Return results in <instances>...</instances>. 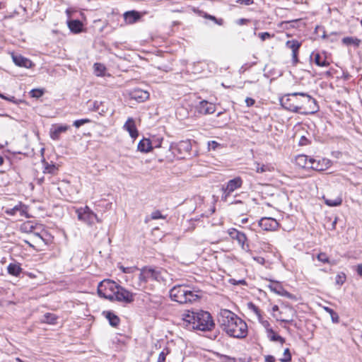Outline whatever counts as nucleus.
<instances>
[{"instance_id":"obj_19","label":"nucleus","mask_w":362,"mask_h":362,"mask_svg":"<svg viewBox=\"0 0 362 362\" xmlns=\"http://www.w3.org/2000/svg\"><path fill=\"white\" fill-rule=\"evenodd\" d=\"M123 127L129 132L132 138L136 139L138 136L139 132L136 127L134 119L132 117L127 119Z\"/></svg>"},{"instance_id":"obj_33","label":"nucleus","mask_w":362,"mask_h":362,"mask_svg":"<svg viewBox=\"0 0 362 362\" xmlns=\"http://www.w3.org/2000/svg\"><path fill=\"white\" fill-rule=\"evenodd\" d=\"M102 104H103L102 102H98L97 100H95V101L89 100L88 102V109L92 111L103 112L104 110L103 109L100 110V106L102 105Z\"/></svg>"},{"instance_id":"obj_1","label":"nucleus","mask_w":362,"mask_h":362,"mask_svg":"<svg viewBox=\"0 0 362 362\" xmlns=\"http://www.w3.org/2000/svg\"><path fill=\"white\" fill-rule=\"evenodd\" d=\"M281 105L286 110L302 115H313L319 110L317 100L310 95L296 92L280 98Z\"/></svg>"},{"instance_id":"obj_61","label":"nucleus","mask_w":362,"mask_h":362,"mask_svg":"<svg viewBox=\"0 0 362 362\" xmlns=\"http://www.w3.org/2000/svg\"><path fill=\"white\" fill-rule=\"evenodd\" d=\"M218 144L216 141H212L209 143V146L210 148L216 149Z\"/></svg>"},{"instance_id":"obj_49","label":"nucleus","mask_w":362,"mask_h":362,"mask_svg":"<svg viewBox=\"0 0 362 362\" xmlns=\"http://www.w3.org/2000/svg\"><path fill=\"white\" fill-rule=\"evenodd\" d=\"M235 3H238V4L245 5V6H250L254 3V1L253 0H235Z\"/></svg>"},{"instance_id":"obj_17","label":"nucleus","mask_w":362,"mask_h":362,"mask_svg":"<svg viewBox=\"0 0 362 362\" xmlns=\"http://www.w3.org/2000/svg\"><path fill=\"white\" fill-rule=\"evenodd\" d=\"M12 59L14 64L18 66H21L23 68H31L32 66H35L30 59L23 57L21 54H13Z\"/></svg>"},{"instance_id":"obj_53","label":"nucleus","mask_w":362,"mask_h":362,"mask_svg":"<svg viewBox=\"0 0 362 362\" xmlns=\"http://www.w3.org/2000/svg\"><path fill=\"white\" fill-rule=\"evenodd\" d=\"M341 70V75L340 76L341 78H344V80H349L351 77L350 74L347 71H344V69ZM337 78H339V76H337Z\"/></svg>"},{"instance_id":"obj_56","label":"nucleus","mask_w":362,"mask_h":362,"mask_svg":"<svg viewBox=\"0 0 362 362\" xmlns=\"http://www.w3.org/2000/svg\"><path fill=\"white\" fill-rule=\"evenodd\" d=\"M206 18H209V19H211L213 21H215V22L218 24H223V19H220V20H217L214 16H210V15H206Z\"/></svg>"},{"instance_id":"obj_47","label":"nucleus","mask_w":362,"mask_h":362,"mask_svg":"<svg viewBox=\"0 0 362 362\" xmlns=\"http://www.w3.org/2000/svg\"><path fill=\"white\" fill-rule=\"evenodd\" d=\"M151 218L156 220L159 218H165V217L161 214L160 211L157 210L151 214Z\"/></svg>"},{"instance_id":"obj_42","label":"nucleus","mask_w":362,"mask_h":362,"mask_svg":"<svg viewBox=\"0 0 362 362\" xmlns=\"http://www.w3.org/2000/svg\"><path fill=\"white\" fill-rule=\"evenodd\" d=\"M90 120L89 119H78V120H75L74 122V124L73 125L74 127H76V128H78L80 127L81 126L86 124V123H88L90 122Z\"/></svg>"},{"instance_id":"obj_51","label":"nucleus","mask_w":362,"mask_h":362,"mask_svg":"<svg viewBox=\"0 0 362 362\" xmlns=\"http://www.w3.org/2000/svg\"><path fill=\"white\" fill-rule=\"evenodd\" d=\"M247 307L250 310H252L254 313L259 312V308L256 306L253 303L250 302L247 303Z\"/></svg>"},{"instance_id":"obj_35","label":"nucleus","mask_w":362,"mask_h":362,"mask_svg":"<svg viewBox=\"0 0 362 362\" xmlns=\"http://www.w3.org/2000/svg\"><path fill=\"white\" fill-rule=\"evenodd\" d=\"M324 310L329 314L333 322L337 323L339 320V315L332 308L329 307H324Z\"/></svg>"},{"instance_id":"obj_22","label":"nucleus","mask_w":362,"mask_h":362,"mask_svg":"<svg viewBox=\"0 0 362 362\" xmlns=\"http://www.w3.org/2000/svg\"><path fill=\"white\" fill-rule=\"evenodd\" d=\"M230 210L236 214H243L245 211V206L241 201H231L229 203Z\"/></svg>"},{"instance_id":"obj_64","label":"nucleus","mask_w":362,"mask_h":362,"mask_svg":"<svg viewBox=\"0 0 362 362\" xmlns=\"http://www.w3.org/2000/svg\"><path fill=\"white\" fill-rule=\"evenodd\" d=\"M228 362H235V358L228 356Z\"/></svg>"},{"instance_id":"obj_8","label":"nucleus","mask_w":362,"mask_h":362,"mask_svg":"<svg viewBox=\"0 0 362 362\" xmlns=\"http://www.w3.org/2000/svg\"><path fill=\"white\" fill-rule=\"evenodd\" d=\"M169 150L175 156L184 158L186 153H189L192 150V145L189 140L180 141L176 144H171Z\"/></svg>"},{"instance_id":"obj_2","label":"nucleus","mask_w":362,"mask_h":362,"mask_svg":"<svg viewBox=\"0 0 362 362\" xmlns=\"http://www.w3.org/2000/svg\"><path fill=\"white\" fill-rule=\"evenodd\" d=\"M182 325L189 330L209 331L215 324L209 312L199 310L189 311L182 315Z\"/></svg>"},{"instance_id":"obj_14","label":"nucleus","mask_w":362,"mask_h":362,"mask_svg":"<svg viewBox=\"0 0 362 362\" xmlns=\"http://www.w3.org/2000/svg\"><path fill=\"white\" fill-rule=\"evenodd\" d=\"M259 226L264 230H275L279 224L275 218L263 217L259 220Z\"/></svg>"},{"instance_id":"obj_13","label":"nucleus","mask_w":362,"mask_h":362,"mask_svg":"<svg viewBox=\"0 0 362 362\" xmlns=\"http://www.w3.org/2000/svg\"><path fill=\"white\" fill-rule=\"evenodd\" d=\"M149 93L140 88H134L129 91V96L131 100L137 103H143L149 98Z\"/></svg>"},{"instance_id":"obj_7","label":"nucleus","mask_w":362,"mask_h":362,"mask_svg":"<svg viewBox=\"0 0 362 362\" xmlns=\"http://www.w3.org/2000/svg\"><path fill=\"white\" fill-rule=\"evenodd\" d=\"M76 213L78 220L88 225H92L95 220L98 223L101 222L97 215L87 206L76 209Z\"/></svg>"},{"instance_id":"obj_27","label":"nucleus","mask_w":362,"mask_h":362,"mask_svg":"<svg viewBox=\"0 0 362 362\" xmlns=\"http://www.w3.org/2000/svg\"><path fill=\"white\" fill-rule=\"evenodd\" d=\"M8 273L14 276H18L22 272L20 264L11 263L7 267Z\"/></svg>"},{"instance_id":"obj_36","label":"nucleus","mask_w":362,"mask_h":362,"mask_svg":"<svg viewBox=\"0 0 362 362\" xmlns=\"http://www.w3.org/2000/svg\"><path fill=\"white\" fill-rule=\"evenodd\" d=\"M286 308L288 309L289 310V312L291 313V317L289 319H279V320L282 322L293 324V317L296 315V311L291 305H286ZM277 320H279V319Z\"/></svg>"},{"instance_id":"obj_24","label":"nucleus","mask_w":362,"mask_h":362,"mask_svg":"<svg viewBox=\"0 0 362 362\" xmlns=\"http://www.w3.org/2000/svg\"><path fill=\"white\" fill-rule=\"evenodd\" d=\"M152 149V142L149 139H143L139 141L138 144V150L141 152L148 153Z\"/></svg>"},{"instance_id":"obj_5","label":"nucleus","mask_w":362,"mask_h":362,"mask_svg":"<svg viewBox=\"0 0 362 362\" xmlns=\"http://www.w3.org/2000/svg\"><path fill=\"white\" fill-rule=\"evenodd\" d=\"M163 273H164V272L161 269L144 267L140 269L139 281L134 287L138 290H141L145 288V285L148 281L160 282L164 280Z\"/></svg>"},{"instance_id":"obj_4","label":"nucleus","mask_w":362,"mask_h":362,"mask_svg":"<svg viewBox=\"0 0 362 362\" xmlns=\"http://www.w3.org/2000/svg\"><path fill=\"white\" fill-rule=\"evenodd\" d=\"M247 334V325L241 318L228 310V335L238 339L245 338Z\"/></svg>"},{"instance_id":"obj_28","label":"nucleus","mask_w":362,"mask_h":362,"mask_svg":"<svg viewBox=\"0 0 362 362\" xmlns=\"http://www.w3.org/2000/svg\"><path fill=\"white\" fill-rule=\"evenodd\" d=\"M296 162L301 168H310L308 156L306 155H298L296 158Z\"/></svg>"},{"instance_id":"obj_12","label":"nucleus","mask_w":362,"mask_h":362,"mask_svg":"<svg viewBox=\"0 0 362 362\" xmlns=\"http://www.w3.org/2000/svg\"><path fill=\"white\" fill-rule=\"evenodd\" d=\"M310 168L316 171H323L330 166V160L328 159H315L309 158Z\"/></svg>"},{"instance_id":"obj_25","label":"nucleus","mask_w":362,"mask_h":362,"mask_svg":"<svg viewBox=\"0 0 362 362\" xmlns=\"http://www.w3.org/2000/svg\"><path fill=\"white\" fill-rule=\"evenodd\" d=\"M103 314L108 320L112 327H116L119 325L120 320L114 313L112 311H103Z\"/></svg>"},{"instance_id":"obj_50","label":"nucleus","mask_w":362,"mask_h":362,"mask_svg":"<svg viewBox=\"0 0 362 362\" xmlns=\"http://www.w3.org/2000/svg\"><path fill=\"white\" fill-rule=\"evenodd\" d=\"M310 143L309 140L305 136H302L299 140V146H306Z\"/></svg>"},{"instance_id":"obj_52","label":"nucleus","mask_w":362,"mask_h":362,"mask_svg":"<svg viewBox=\"0 0 362 362\" xmlns=\"http://www.w3.org/2000/svg\"><path fill=\"white\" fill-rule=\"evenodd\" d=\"M0 98L2 99L6 100L11 101L13 103H17L14 96L8 97V96H5L4 94L0 93Z\"/></svg>"},{"instance_id":"obj_44","label":"nucleus","mask_w":362,"mask_h":362,"mask_svg":"<svg viewBox=\"0 0 362 362\" xmlns=\"http://www.w3.org/2000/svg\"><path fill=\"white\" fill-rule=\"evenodd\" d=\"M163 138H156L151 140L153 148H160L161 147V144L163 141Z\"/></svg>"},{"instance_id":"obj_58","label":"nucleus","mask_w":362,"mask_h":362,"mask_svg":"<svg viewBox=\"0 0 362 362\" xmlns=\"http://www.w3.org/2000/svg\"><path fill=\"white\" fill-rule=\"evenodd\" d=\"M256 171H257V173H264L266 171V166L264 165L259 166V165L258 164Z\"/></svg>"},{"instance_id":"obj_54","label":"nucleus","mask_w":362,"mask_h":362,"mask_svg":"<svg viewBox=\"0 0 362 362\" xmlns=\"http://www.w3.org/2000/svg\"><path fill=\"white\" fill-rule=\"evenodd\" d=\"M253 259L261 265H264L266 262L265 259L262 257H253Z\"/></svg>"},{"instance_id":"obj_15","label":"nucleus","mask_w":362,"mask_h":362,"mask_svg":"<svg viewBox=\"0 0 362 362\" xmlns=\"http://www.w3.org/2000/svg\"><path fill=\"white\" fill-rule=\"evenodd\" d=\"M310 60L313 62L316 66H327L329 62L327 59L325 53L312 52L310 54Z\"/></svg>"},{"instance_id":"obj_6","label":"nucleus","mask_w":362,"mask_h":362,"mask_svg":"<svg viewBox=\"0 0 362 362\" xmlns=\"http://www.w3.org/2000/svg\"><path fill=\"white\" fill-rule=\"evenodd\" d=\"M118 284L110 279H104L98 286V294L100 297L113 301Z\"/></svg>"},{"instance_id":"obj_34","label":"nucleus","mask_w":362,"mask_h":362,"mask_svg":"<svg viewBox=\"0 0 362 362\" xmlns=\"http://www.w3.org/2000/svg\"><path fill=\"white\" fill-rule=\"evenodd\" d=\"M93 74L97 77L104 78L105 80L112 78L111 74L107 72V69H93Z\"/></svg>"},{"instance_id":"obj_59","label":"nucleus","mask_w":362,"mask_h":362,"mask_svg":"<svg viewBox=\"0 0 362 362\" xmlns=\"http://www.w3.org/2000/svg\"><path fill=\"white\" fill-rule=\"evenodd\" d=\"M276 359L274 356L272 355H267L265 356V362H275Z\"/></svg>"},{"instance_id":"obj_21","label":"nucleus","mask_w":362,"mask_h":362,"mask_svg":"<svg viewBox=\"0 0 362 362\" xmlns=\"http://www.w3.org/2000/svg\"><path fill=\"white\" fill-rule=\"evenodd\" d=\"M124 19L127 24H133L137 22L141 17L139 12L136 11H129L124 13Z\"/></svg>"},{"instance_id":"obj_3","label":"nucleus","mask_w":362,"mask_h":362,"mask_svg":"<svg viewBox=\"0 0 362 362\" xmlns=\"http://www.w3.org/2000/svg\"><path fill=\"white\" fill-rule=\"evenodd\" d=\"M171 299L180 304L193 303L201 298L199 291H192L189 286L177 285L170 291Z\"/></svg>"},{"instance_id":"obj_46","label":"nucleus","mask_w":362,"mask_h":362,"mask_svg":"<svg viewBox=\"0 0 362 362\" xmlns=\"http://www.w3.org/2000/svg\"><path fill=\"white\" fill-rule=\"evenodd\" d=\"M258 36L262 40V41H264L266 40L267 39H269V38H271L272 37L274 36V35H271L268 32H264V33H259L258 34Z\"/></svg>"},{"instance_id":"obj_23","label":"nucleus","mask_w":362,"mask_h":362,"mask_svg":"<svg viewBox=\"0 0 362 362\" xmlns=\"http://www.w3.org/2000/svg\"><path fill=\"white\" fill-rule=\"evenodd\" d=\"M69 126L67 125H59L55 127L54 129H51L50 130V136L54 140H58L59 139V135L62 133L66 132L69 129Z\"/></svg>"},{"instance_id":"obj_32","label":"nucleus","mask_w":362,"mask_h":362,"mask_svg":"<svg viewBox=\"0 0 362 362\" xmlns=\"http://www.w3.org/2000/svg\"><path fill=\"white\" fill-rule=\"evenodd\" d=\"M268 338L272 341H279L281 344L285 343V339L275 333L272 329V332H267Z\"/></svg>"},{"instance_id":"obj_18","label":"nucleus","mask_w":362,"mask_h":362,"mask_svg":"<svg viewBox=\"0 0 362 362\" xmlns=\"http://www.w3.org/2000/svg\"><path fill=\"white\" fill-rule=\"evenodd\" d=\"M269 288H270V290L273 292H274L275 293L278 294V295H280L281 296H284V297H286L289 299H292V300H295L296 299V296L289 293L288 291H287L286 290H285L282 286L279 284H276V285H269Z\"/></svg>"},{"instance_id":"obj_48","label":"nucleus","mask_w":362,"mask_h":362,"mask_svg":"<svg viewBox=\"0 0 362 362\" xmlns=\"http://www.w3.org/2000/svg\"><path fill=\"white\" fill-rule=\"evenodd\" d=\"M262 325L266 329L267 332H272V328L270 326V323L268 320H264L261 322Z\"/></svg>"},{"instance_id":"obj_60","label":"nucleus","mask_w":362,"mask_h":362,"mask_svg":"<svg viewBox=\"0 0 362 362\" xmlns=\"http://www.w3.org/2000/svg\"><path fill=\"white\" fill-rule=\"evenodd\" d=\"M356 271L358 275L362 277V264H359L357 265Z\"/></svg>"},{"instance_id":"obj_9","label":"nucleus","mask_w":362,"mask_h":362,"mask_svg":"<svg viewBox=\"0 0 362 362\" xmlns=\"http://www.w3.org/2000/svg\"><path fill=\"white\" fill-rule=\"evenodd\" d=\"M228 235L232 240L236 241L238 245L243 250L250 251L249 245L245 243L247 238L244 233L232 228L228 229Z\"/></svg>"},{"instance_id":"obj_29","label":"nucleus","mask_w":362,"mask_h":362,"mask_svg":"<svg viewBox=\"0 0 362 362\" xmlns=\"http://www.w3.org/2000/svg\"><path fill=\"white\" fill-rule=\"evenodd\" d=\"M342 43L347 46L354 45L358 47L361 43V40L354 37H345L342 39Z\"/></svg>"},{"instance_id":"obj_63","label":"nucleus","mask_w":362,"mask_h":362,"mask_svg":"<svg viewBox=\"0 0 362 362\" xmlns=\"http://www.w3.org/2000/svg\"><path fill=\"white\" fill-rule=\"evenodd\" d=\"M337 221V218H335L334 221L332 223V230H334L336 228V224Z\"/></svg>"},{"instance_id":"obj_45","label":"nucleus","mask_w":362,"mask_h":362,"mask_svg":"<svg viewBox=\"0 0 362 362\" xmlns=\"http://www.w3.org/2000/svg\"><path fill=\"white\" fill-rule=\"evenodd\" d=\"M228 281L232 284L233 285H247V282L245 279H240L238 281H236L234 279H228Z\"/></svg>"},{"instance_id":"obj_39","label":"nucleus","mask_w":362,"mask_h":362,"mask_svg":"<svg viewBox=\"0 0 362 362\" xmlns=\"http://www.w3.org/2000/svg\"><path fill=\"white\" fill-rule=\"evenodd\" d=\"M346 275L344 273H339L335 278L336 284L341 286L346 281Z\"/></svg>"},{"instance_id":"obj_20","label":"nucleus","mask_w":362,"mask_h":362,"mask_svg":"<svg viewBox=\"0 0 362 362\" xmlns=\"http://www.w3.org/2000/svg\"><path fill=\"white\" fill-rule=\"evenodd\" d=\"M243 181L242 178L239 176L235 177L233 179L229 180L228 181V197H229L230 193L240 188L243 185Z\"/></svg>"},{"instance_id":"obj_57","label":"nucleus","mask_w":362,"mask_h":362,"mask_svg":"<svg viewBox=\"0 0 362 362\" xmlns=\"http://www.w3.org/2000/svg\"><path fill=\"white\" fill-rule=\"evenodd\" d=\"M250 21L249 19H246V18H240L238 20L236 21V23L239 25H244L247 23H248Z\"/></svg>"},{"instance_id":"obj_10","label":"nucleus","mask_w":362,"mask_h":362,"mask_svg":"<svg viewBox=\"0 0 362 362\" xmlns=\"http://www.w3.org/2000/svg\"><path fill=\"white\" fill-rule=\"evenodd\" d=\"M134 293L118 285V289L116 290L113 301L116 300L126 304L132 303L134 300Z\"/></svg>"},{"instance_id":"obj_30","label":"nucleus","mask_w":362,"mask_h":362,"mask_svg":"<svg viewBox=\"0 0 362 362\" xmlns=\"http://www.w3.org/2000/svg\"><path fill=\"white\" fill-rule=\"evenodd\" d=\"M42 163L45 166L44 173H49V174H55L56 172L58 170V168L54 164H49L47 162L45 161V159L43 158Z\"/></svg>"},{"instance_id":"obj_55","label":"nucleus","mask_w":362,"mask_h":362,"mask_svg":"<svg viewBox=\"0 0 362 362\" xmlns=\"http://www.w3.org/2000/svg\"><path fill=\"white\" fill-rule=\"evenodd\" d=\"M245 103L247 107H251L255 104V100L252 98H247L245 99Z\"/></svg>"},{"instance_id":"obj_41","label":"nucleus","mask_w":362,"mask_h":362,"mask_svg":"<svg viewBox=\"0 0 362 362\" xmlns=\"http://www.w3.org/2000/svg\"><path fill=\"white\" fill-rule=\"evenodd\" d=\"M317 259L323 263H330L329 259L326 253L320 252L317 255Z\"/></svg>"},{"instance_id":"obj_38","label":"nucleus","mask_w":362,"mask_h":362,"mask_svg":"<svg viewBox=\"0 0 362 362\" xmlns=\"http://www.w3.org/2000/svg\"><path fill=\"white\" fill-rule=\"evenodd\" d=\"M57 317L54 314L46 313L45 315V322L54 325L57 322Z\"/></svg>"},{"instance_id":"obj_43","label":"nucleus","mask_w":362,"mask_h":362,"mask_svg":"<svg viewBox=\"0 0 362 362\" xmlns=\"http://www.w3.org/2000/svg\"><path fill=\"white\" fill-rule=\"evenodd\" d=\"M169 354L168 349L162 351L158 358L157 362H165L166 356Z\"/></svg>"},{"instance_id":"obj_37","label":"nucleus","mask_w":362,"mask_h":362,"mask_svg":"<svg viewBox=\"0 0 362 362\" xmlns=\"http://www.w3.org/2000/svg\"><path fill=\"white\" fill-rule=\"evenodd\" d=\"M45 92V90L44 88H35L29 92V95L32 98H40L44 95Z\"/></svg>"},{"instance_id":"obj_31","label":"nucleus","mask_w":362,"mask_h":362,"mask_svg":"<svg viewBox=\"0 0 362 362\" xmlns=\"http://www.w3.org/2000/svg\"><path fill=\"white\" fill-rule=\"evenodd\" d=\"M325 199V203L329 206H340L342 203V198L341 197H337L334 199Z\"/></svg>"},{"instance_id":"obj_40","label":"nucleus","mask_w":362,"mask_h":362,"mask_svg":"<svg viewBox=\"0 0 362 362\" xmlns=\"http://www.w3.org/2000/svg\"><path fill=\"white\" fill-rule=\"evenodd\" d=\"M284 358H282L280 359L281 362H291V361L292 357H291V354L289 349L286 348L284 350Z\"/></svg>"},{"instance_id":"obj_26","label":"nucleus","mask_w":362,"mask_h":362,"mask_svg":"<svg viewBox=\"0 0 362 362\" xmlns=\"http://www.w3.org/2000/svg\"><path fill=\"white\" fill-rule=\"evenodd\" d=\"M67 23L72 33H78L82 30L83 24L79 20H71Z\"/></svg>"},{"instance_id":"obj_16","label":"nucleus","mask_w":362,"mask_h":362,"mask_svg":"<svg viewBox=\"0 0 362 362\" xmlns=\"http://www.w3.org/2000/svg\"><path fill=\"white\" fill-rule=\"evenodd\" d=\"M197 109L199 113L204 115L212 114L216 110L215 105L206 100L201 101L197 105Z\"/></svg>"},{"instance_id":"obj_62","label":"nucleus","mask_w":362,"mask_h":362,"mask_svg":"<svg viewBox=\"0 0 362 362\" xmlns=\"http://www.w3.org/2000/svg\"><path fill=\"white\" fill-rule=\"evenodd\" d=\"M121 269L122 271L124 272V273H129L130 272V268L129 267H121Z\"/></svg>"},{"instance_id":"obj_11","label":"nucleus","mask_w":362,"mask_h":362,"mask_svg":"<svg viewBox=\"0 0 362 362\" xmlns=\"http://www.w3.org/2000/svg\"><path fill=\"white\" fill-rule=\"evenodd\" d=\"M285 45L287 49H289L291 50L293 66H296V63L298 61V55L299 49L302 45L301 42H300L297 40H288L286 42Z\"/></svg>"}]
</instances>
